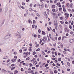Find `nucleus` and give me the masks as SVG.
Listing matches in <instances>:
<instances>
[{
  "label": "nucleus",
  "mask_w": 74,
  "mask_h": 74,
  "mask_svg": "<svg viewBox=\"0 0 74 74\" xmlns=\"http://www.w3.org/2000/svg\"><path fill=\"white\" fill-rule=\"evenodd\" d=\"M11 35H8L5 36L4 38V40H7L11 37Z\"/></svg>",
  "instance_id": "f257e3e1"
},
{
  "label": "nucleus",
  "mask_w": 74,
  "mask_h": 74,
  "mask_svg": "<svg viewBox=\"0 0 74 74\" xmlns=\"http://www.w3.org/2000/svg\"><path fill=\"white\" fill-rule=\"evenodd\" d=\"M54 26L56 27H58V22H57V21H54Z\"/></svg>",
  "instance_id": "f03ea898"
},
{
  "label": "nucleus",
  "mask_w": 74,
  "mask_h": 74,
  "mask_svg": "<svg viewBox=\"0 0 74 74\" xmlns=\"http://www.w3.org/2000/svg\"><path fill=\"white\" fill-rule=\"evenodd\" d=\"M69 42L70 43H71V44H73V43L74 42V40H73V39H70L69 40Z\"/></svg>",
  "instance_id": "7ed1b4c3"
},
{
  "label": "nucleus",
  "mask_w": 74,
  "mask_h": 74,
  "mask_svg": "<svg viewBox=\"0 0 74 74\" xmlns=\"http://www.w3.org/2000/svg\"><path fill=\"white\" fill-rule=\"evenodd\" d=\"M15 36H19V35L20 34V33H19V32H16L15 33Z\"/></svg>",
  "instance_id": "20e7f679"
},
{
  "label": "nucleus",
  "mask_w": 74,
  "mask_h": 74,
  "mask_svg": "<svg viewBox=\"0 0 74 74\" xmlns=\"http://www.w3.org/2000/svg\"><path fill=\"white\" fill-rule=\"evenodd\" d=\"M42 7H44V5H42V4H41V6L39 7L40 10H42Z\"/></svg>",
  "instance_id": "39448f33"
},
{
  "label": "nucleus",
  "mask_w": 74,
  "mask_h": 74,
  "mask_svg": "<svg viewBox=\"0 0 74 74\" xmlns=\"http://www.w3.org/2000/svg\"><path fill=\"white\" fill-rule=\"evenodd\" d=\"M33 64H34L35 65L36 64H37V62L36 61H34L33 62Z\"/></svg>",
  "instance_id": "423d86ee"
},
{
  "label": "nucleus",
  "mask_w": 74,
  "mask_h": 74,
  "mask_svg": "<svg viewBox=\"0 0 74 74\" xmlns=\"http://www.w3.org/2000/svg\"><path fill=\"white\" fill-rule=\"evenodd\" d=\"M59 29L60 30H61L62 29V25H60L59 26Z\"/></svg>",
  "instance_id": "0eeeda50"
},
{
  "label": "nucleus",
  "mask_w": 74,
  "mask_h": 74,
  "mask_svg": "<svg viewBox=\"0 0 74 74\" xmlns=\"http://www.w3.org/2000/svg\"><path fill=\"white\" fill-rule=\"evenodd\" d=\"M18 36V38L19 39H21V38L22 36H21V35H20V34Z\"/></svg>",
  "instance_id": "6e6552de"
},
{
  "label": "nucleus",
  "mask_w": 74,
  "mask_h": 74,
  "mask_svg": "<svg viewBox=\"0 0 74 74\" xmlns=\"http://www.w3.org/2000/svg\"><path fill=\"white\" fill-rule=\"evenodd\" d=\"M16 60V59H15L14 58H13L11 60L12 62H15Z\"/></svg>",
  "instance_id": "1a4fd4ad"
},
{
  "label": "nucleus",
  "mask_w": 74,
  "mask_h": 74,
  "mask_svg": "<svg viewBox=\"0 0 74 74\" xmlns=\"http://www.w3.org/2000/svg\"><path fill=\"white\" fill-rule=\"evenodd\" d=\"M29 11H34V10L32 9V8H30L29 9Z\"/></svg>",
  "instance_id": "9d476101"
},
{
  "label": "nucleus",
  "mask_w": 74,
  "mask_h": 74,
  "mask_svg": "<svg viewBox=\"0 0 74 74\" xmlns=\"http://www.w3.org/2000/svg\"><path fill=\"white\" fill-rule=\"evenodd\" d=\"M42 40L44 41V42H46L47 41V39L45 38H44L42 39Z\"/></svg>",
  "instance_id": "9b49d317"
},
{
  "label": "nucleus",
  "mask_w": 74,
  "mask_h": 74,
  "mask_svg": "<svg viewBox=\"0 0 74 74\" xmlns=\"http://www.w3.org/2000/svg\"><path fill=\"white\" fill-rule=\"evenodd\" d=\"M2 71H3V73H6V72L7 71L5 70H4V69H2Z\"/></svg>",
  "instance_id": "f8f14e48"
},
{
  "label": "nucleus",
  "mask_w": 74,
  "mask_h": 74,
  "mask_svg": "<svg viewBox=\"0 0 74 74\" xmlns=\"http://www.w3.org/2000/svg\"><path fill=\"white\" fill-rule=\"evenodd\" d=\"M3 11V8H0V13H1V12Z\"/></svg>",
  "instance_id": "ddd939ff"
},
{
  "label": "nucleus",
  "mask_w": 74,
  "mask_h": 74,
  "mask_svg": "<svg viewBox=\"0 0 74 74\" xmlns=\"http://www.w3.org/2000/svg\"><path fill=\"white\" fill-rule=\"evenodd\" d=\"M28 22L29 23H33L32 21H31V20H29Z\"/></svg>",
  "instance_id": "4468645a"
},
{
  "label": "nucleus",
  "mask_w": 74,
  "mask_h": 74,
  "mask_svg": "<svg viewBox=\"0 0 74 74\" xmlns=\"http://www.w3.org/2000/svg\"><path fill=\"white\" fill-rule=\"evenodd\" d=\"M64 15H65V16H69V14L67 13H65L64 14Z\"/></svg>",
  "instance_id": "2eb2a0df"
},
{
  "label": "nucleus",
  "mask_w": 74,
  "mask_h": 74,
  "mask_svg": "<svg viewBox=\"0 0 74 74\" xmlns=\"http://www.w3.org/2000/svg\"><path fill=\"white\" fill-rule=\"evenodd\" d=\"M25 73L26 74H28V73H29V71H25Z\"/></svg>",
  "instance_id": "dca6fc26"
},
{
  "label": "nucleus",
  "mask_w": 74,
  "mask_h": 74,
  "mask_svg": "<svg viewBox=\"0 0 74 74\" xmlns=\"http://www.w3.org/2000/svg\"><path fill=\"white\" fill-rule=\"evenodd\" d=\"M67 64L68 66H70V64L69 62H67Z\"/></svg>",
  "instance_id": "f3484780"
},
{
  "label": "nucleus",
  "mask_w": 74,
  "mask_h": 74,
  "mask_svg": "<svg viewBox=\"0 0 74 74\" xmlns=\"http://www.w3.org/2000/svg\"><path fill=\"white\" fill-rule=\"evenodd\" d=\"M42 33L43 34H44V35H45V32L44 31H42Z\"/></svg>",
  "instance_id": "a211bd4d"
},
{
  "label": "nucleus",
  "mask_w": 74,
  "mask_h": 74,
  "mask_svg": "<svg viewBox=\"0 0 74 74\" xmlns=\"http://www.w3.org/2000/svg\"><path fill=\"white\" fill-rule=\"evenodd\" d=\"M70 7L71 8H73V3H71L70 4Z\"/></svg>",
  "instance_id": "6ab92c4d"
},
{
  "label": "nucleus",
  "mask_w": 74,
  "mask_h": 74,
  "mask_svg": "<svg viewBox=\"0 0 74 74\" xmlns=\"http://www.w3.org/2000/svg\"><path fill=\"white\" fill-rule=\"evenodd\" d=\"M36 15H37V16H38V17H40V14H39L38 13H37Z\"/></svg>",
  "instance_id": "aec40b11"
},
{
  "label": "nucleus",
  "mask_w": 74,
  "mask_h": 74,
  "mask_svg": "<svg viewBox=\"0 0 74 74\" xmlns=\"http://www.w3.org/2000/svg\"><path fill=\"white\" fill-rule=\"evenodd\" d=\"M69 26L70 29H72V27H71V25H69Z\"/></svg>",
  "instance_id": "412c9836"
},
{
  "label": "nucleus",
  "mask_w": 74,
  "mask_h": 74,
  "mask_svg": "<svg viewBox=\"0 0 74 74\" xmlns=\"http://www.w3.org/2000/svg\"><path fill=\"white\" fill-rule=\"evenodd\" d=\"M7 56H5L4 58H3V59H7Z\"/></svg>",
  "instance_id": "4be33fe9"
},
{
  "label": "nucleus",
  "mask_w": 74,
  "mask_h": 74,
  "mask_svg": "<svg viewBox=\"0 0 74 74\" xmlns=\"http://www.w3.org/2000/svg\"><path fill=\"white\" fill-rule=\"evenodd\" d=\"M52 8H55V5H53L52 6Z\"/></svg>",
  "instance_id": "5701e85b"
},
{
  "label": "nucleus",
  "mask_w": 74,
  "mask_h": 74,
  "mask_svg": "<svg viewBox=\"0 0 74 74\" xmlns=\"http://www.w3.org/2000/svg\"><path fill=\"white\" fill-rule=\"evenodd\" d=\"M14 73H18V71L16 70L15 71H14Z\"/></svg>",
  "instance_id": "b1692460"
},
{
  "label": "nucleus",
  "mask_w": 74,
  "mask_h": 74,
  "mask_svg": "<svg viewBox=\"0 0 74 74\" xmlns=\"http://www.w3.org/2000/svg\"><path fill=\"white\" fill-rule=\"evenodd\" d=\"M73 33H74V32L72 31L70 32V34H71L73 35Z\"/></svg>",
  "instance_id": "393cba45"
},
{
  "label": "nucleus",
  "mask_w": 74,
  "mask_h": 74,
  "mask_svg": "<svg viewBox=\"0 0 74 74\" xmlns=\"http://www.w3.org/2000/svg\"><path fill=\"white\" fill-rule=\"evenodd\" d=\"M29 59H30V58L29 57H28L26 59V60H29Z\"/></svg>",
  "instance_id": "a878e982"
},
{
  "label": "nucleus",
  "mask_w": 74,
  "mask_h": 74,
  "mask_svg": "<svg viewBox=\"0 0 74 74\" xmlns=\"http://www.w3.org/2000/svg\"><path fill=\"white\" fill-rule=\"evenodd\" d=\"M53 15L54 16H55V15H56V14L55 13H53Z\"/></svg>",
  "instance_id": "bb28decb"
},
{
  "label": "nucleus",
  "mask_w": 74,
  "mask_h": 74,
  "mask_svg": "<svg viewBox=\"0 0 74 74\" xmlns=\"http://www.w3.org/2000/svg\"><path fill=\"white\" fill-rule=\"evenodd\" d=\"M15 69V67H12L11 68V69L12 70H14V69Z\"/></svg>",
  "instance_id": "cd10ccee"
},
{
  "label": "nucleus",
  "mask_w": 74,
  "mask_h": 74,
  "mask_svg": "<svg viewBox=\"0 0 74 74\" xmlns=\"http://www.w3.org/2000/svg\"><path fill=\"white\" fill-rule=\"evenodd\" d=\"M66 10L64 9V8H63V11H64V12H66Z\"/></svg>",
  "instance_id": "c85d7f7f"
},
{
  "label": "nucleus",
  "mask_w": 74,
  "mask_h": 74,
  "mask_svg": "<svg viewBox=\"0 0 74 74\" xmlns=\"http://www.w3.org/2000/svg\"><path fill=\"white\" fill-rule=\"evenodd\" d=\"M40 51V49L38 48V49L36 50V51Z\"/></svg>",
  "instance_id": "c756f323"
},
{
  "label": "nucleus",
  "mask_w": 74,
  "mask_h": 74,
  "mask_svg": "<svg viewBox=\"0 0 74 74\" xmlns=\"http://www.w3.org/2000/svg\"><path fill=\"white\" fill-rule=\"evenodd\" d=\"M38 32L39 33H41V30H40V29H39L38 30Z\"/></svg>",
  "instance_id": "7c9ffc66"
},
{
  "label": "nucleus",
  "mask_w": 74,
  "mask_h": 74,
  "mask_svg": "<svg viewBox=\"0 0 74 74\" xmlns=\"http://www.w3.org/2000/svg\"><path fill=\"white\" fill-rule=\"evenodd\" d=\"M54 73H58V71L56 70H55L54 71Z\"/></svg>",
  "instance_id": "2f4dec72"
},
{
  "label": "nucleus",
  "mask_w": 74,
  "mask_h": 74,
  "mask_svg": "<svg viewBox=\"0 0 74 74\" xmlns=\"http://www.w3.org/2000/svg\"><path fill=\"white\" fill-rule=\"evenodd\" d=\"M65 18L67 19L69 18V16H66L65 17Z\"/></svg>",
  "instance_id": "473e14b6"
},
{
  "label": "nucleus",
  "mask_w": 74,
  "mask_h": 74,
  "mask_svg": "<svg viewBox=\"0 0 74 74\" xmlns=\"http://www.w3.org/2000/svg\"><path fill=\"white\" fill-rule=\"evenodd\" d=\"M60 45L61 48H63V44H61Z\"/></svg>",
  "instance_id": "72a5a7b5"
},
{
  "label": "nucleus",
  "mask_w": 74,
  "mask_h": 74,
  "mask_svg": "<svg viewBox=\"0 0 74 74\" xmlns=\"http://www.w3.org/2000/svg\"><path fill=\"white\" fill-rule=\"evenodd\" d=\"M58 40H61V37L60 36L58 38Z\"/></svg>",
  "instance_id": "f704fd0d"
},
{
  "label": "nucleus",
  "mask_w": 74,
  "mask_h": 74,
  "mask_svg": "<svg viewBox=\"0 0 74 74\" xmlns=\"http://www.w3.org/2000/svg\"><path fill=\"white\" fill-rule=\"evenodd\" d=\"M21 8H22V9H23V10H24V9H25V8H24V7L23 6H21Z\"/></svg>",
  "instance_id": "c9c22d12"
},
{
  "label": "nucleus",
  "mask_w": 74,
  "mask_h": 74,
  "mask_svg": "<svg viewBox=\"0 0 74 74\" xmlns=\"http://www.w3.org/2000/svg\"><path fill=\"white\" fill-rule=\"evenodd\" d=\"M33 73V70H32L31 71H29V73Z\"/></svg>",
  "instance_id": "e433bc0d"
},
{
  "label": "nucleus",
  "mask_w": 74,
  "mask_h": 74,
  "mask_svg": "<svg viewBox=\"0 0 74 74\" xmlns=\"http://www.w3.org/2000/svg\"><path fill=\"white\" fill-rule=\"evenodd\" d=\"M18 58V57L16 56H14V58H15L16 59H17V58Z\"/></svg>",
  "instance_id": "4c0bfd02"
},
{
  "label": "nucleus",
  "mask_w": 74,
  "mask_h": 74,
  "mask_svg": "<svg viewBox=\"0 0 74 74\" xmlns=\"http://www.w3.org/2000/svg\"><path fill=\"white\" fill-rule=\"evenodd\" d=\"M50 41V39H49V38H48V40H47V42H49Z\"/></svg>",
  "instance_id": "58836bf2"
},
{
  "label": "nucleus",
  "mask_w": 74,
  "mask_h": 74,
  "mask_svg": "<svg viewBox=\"0 0 74 74\" xmlns=\"http://www.w3.org/2000/svg\"><path fill=\"white\" fill-rule=\"evenodd\" d=\"M67 51H69V52H71V51H70V50L69 49H68Z\"/></svg>",
  "instance_id": "ea45409f"
},
{
  "label": "nucleus",
  "mask_w": 74,
  "mask_h": 74,
  "mask_svg": "<svg viewBox=\"0 0 74 74\" xmlns=\"http://www.w3.org/2000/svg\"><path fill=\"white\" fill-rule=\"evenodd\" d=\"M69 3H68L66 4V6H67V7H69Z\"/></svg>",
  "instance_id": "a19ab883"
},
{
  "label": "nucleus",
  "mask_w": 74,
  "mask_h": 74,
  "mask_svg": "<svg viewBox=\"0 0 74 74\" xmlns=\"http://www.w3.org/2000/svg\"><path fill=\"white\" fill-rule=\"evenodd\" d=\"M22 5H24L25 4V3H23V2H22Z\"/></svg>",
  "instance_id": "79ce46f5"
},
{
  "label": "nucleus",
  "mask_w": 74,
  "mask_h": 74,
  "mask_svg": "<svg viewBox=\"0 0 74 74\" xmlns=\"http://www.w3.org/2000/svg\"><path fill=\"white\" fill-rule=\"evenodd\" d=\"M60 4V3H57V5H59V4Z\"/></svg>",
  "instance_id": "37998d69"
},
{
  "label": "nucleus",
  "mask_w": 74,
  "mask_h": 74,
  "mask_svg": "<svg viewBox=\"0 0 74 74\" xmlns=\"http://www.w3.org/2000/svg\"><path fill=\"white\" fill-rule=\"evenodd\" d=\"M52 11L53 12H55V9H52Z\"/></svg>",
  "instance_id": "c03bdc74"
},
{
  "label": "nucleus",
  "mask_w": 74,
  "mask_h": 74,
  "mask_svg": "<svg viewBox=\"0 0 74 74\" xmlns=\"http://www.w3.org/2000/svg\"><path fill=\"white\" fill-rule=\"evenodd\" d=\"M15 66V64H12L11 65L12 67H13V66Z\"/></svg>",
  "instance_id": "a18cd8bd"
},
{
  "label": "nucleus",
  "mask_w": 74,
  "mask_h": 74,
  "mask_svg": "<svg viewBox=\"0 0 74 74\" xmlns=\"http://www.w3.org/2000/svg\"><path fill=\"white\" fill-rule=\"evenodd\" d=\"M33 23H36V21H35V20H34L33 21Z\"/></svg>",
  "instance_id": "49530a36"
},
{
  "label": "nucleus",
  "mask_w": 74,
  "mask_h": 74,
  "mask_svg": "<svg viewBox=\"0 0 74 74\" xmlns=\"http://www.w3.org/2000/svg\"><path fill=\"white\" fill-rule=\"evenodd\" d=\"M38 46H39V44H37L36 45V47H38Z\"/></svg>",
  "instance_id": "de8ad7c7"
},
{
  "label": "nucleus",
  "mask_w": 74,
  "mask_h": 74,
  "mask_svg": "<svg viewBox=\"0 0 74 74\" xmlns=\"http://www.w3.org/2000/svg\"><path fill=\"white\" fill-rule=\"evenodd\" d=\"M48 66V64H46L45 65V67H47V66Z\"/></svg>",
  "instance_id": "09e8293b"
},
{
  "label": "nucleus",
  "mask_w": 74,
  "mask_h": 74,
  "mask_svg": "<svg viewBox=\"0 0 74 74\" xmlns=\"http://www.w3.org/2000/svg\"><path fill=\"white\" fill-rule=\"evenodd\" d=\"M41 42H42V40H40V44H41Z\"/></svg>",
  "instance_id": "8fccbe9b"
},
{
  "label": "nucleus",
  "mask_w": 74,
  "mask_h": 74,
  "mask_svg": "<svg viewBox=\"0 0 74 74\" xmlns=\"http://www.w3.org/2000/svg\"><path fill=\"white\" fill-rule=\"evenodd\" d=\"M33 5V4L32 3H31L30 5H29V6H30V7H32V6Z\"/></svg>",
  "instance_id": "3c124183"
},
{
  "label": "nucleus",
  "mask_w": 74,
  "mask_h": 74,
  "mask_svg": "<svg viewBox=\"0 0 74 74\" xmlns=\"http://www.w3.org/2000/svg\"><path fill=\"white\" fill-rule=\"evenodd\" d=\"M57 66H60V64H58V63H57Z\"/></svg>",
  "instance_id": "603ef678"
},
{
  "label": "nucleus",
  "mask_w": 74,
  "mask_h": 74,
  "mask_svg": "<svg viewBox=\"0 0 74 74\" xmlns=\"http://www.w3.org/2000/svg\"><path fill=\"white\" fill-rule=\"evenodd\" d=\"M61 58H59L58 59V61H59V62H60V61H61Z\"/></svg>",
  "instance_id": "864d4df0"
},
{
  "label": "nucleus",
  "mask_w": 74,
  "mask_h": 74,
  "mask_svg": "<svg viewBox=\"0 0 74 74\" xmlns=\"http://www.w3.org/2000/svg\"><path fill=\"white\" fill-rule=\"evenodd\" d=\"M21 71H23V69L22 68H21Z\"/></svg>",
  "instance_id": "5fc2aeb1"
},
{
  "label": "nucleus",
  "mask_w": 74,
  "mask_h": 74,
  "mask_svg": "<svg viewBox=\"0 0 74 74\" xmlns=\"http://www.w3.org/2000/svg\"><path fill=\"white\" fill-rule=\"evenodd\" d=\"M63 53H64L65 54H67V53H66V52H65L64 51H63Z\"/></svg>",
  "instance_id": "6e6d98bb"
},
{
  "label": "nucleus",
  "mask_w": 74,
  "mask_h": 74,
  "mask_svg": "<svg viewBox=\"0 0 74 74\" xmlns=\"http://www.w3.org/2000/svg\"><path fill=\"white\" fill-rule=\"evenodd\" d=\"M35 54H36V52L34 51V52H33V54L34 55H35Z\"/></svg>",
  "instance_id": "4d7b16f0"
},
{
  "label": "nucleus",
  "mask_w": 74,
  "mask_h": 74,
  "mask_svg": "<svg viewBox=\"0 0 74 74\" xmlns=\"http://www.w3.org/2000/svg\"><path fill=\"white\" fill-rule=\"evenodd\" d=\"M42 53L44 55H45V53H44V51H42Z\"/></svg>",
  "instance_id": "13d9d810"
},
{
  "label": "nucleus",
  "mask_w": 74,
  "mask_h": 74,
  "mask_svg": "<svg viewBox=\"0 0 74 74\" xmlns=\"http://www.w3.org/2000/svg\"><path fill=\"white\" fill-rule=\"evenodd\" d=\"M47 7H48V5H47V4H45V8H47Z\"/></svg>",
  "instance_id": "bf43d9fd"
},
{
  "label": "nucleus",
  "mask_w": 74,
  "mask_h": 74,
  "mask_svg": "<svg viewBox=\"0 0 74 74\" xmlns=\"http://www.w3.org/2000/svg\"><path fill=\"white\" fill-rule=\"evenodd\" d=\"M72 15H73V14H70V17H71V16H72Z\"/></svg>",
  "instance_id": "052dcab7"
},
{
  "label": "nucleus",
  "mask_w": 74,
  "mask_h": 74,
  "mask_svg": "<svg viewBox=\"0 0 74 74\" xmlns=\"http://www.w3.org/2000/svg\"><path fill=\"white\" fill-rule=\"evenodd\" d=\"M32 28H34V25H32Z\"/></svg>",
  "instance_id": "680f3d73"
},
{
  "label": "nucleus",
  "mask_w": 74,
  "mask_h": 74,
  "mask_svg": "<svg viewBox=\"0 0 74 74\" xmlns=\"http://www.w3.org/2000/svg\"><path fill=\"white\" fill-rule=\"evenodd\" d=\"M34 37H37V35L35 34L34 35Z\"/></svg>",
  "instance_id": "e2e57ef3"
},
{
  "label": "nucleus",
  "mask_w": 74,
  "mask_h": 74,
  "mask_svg": "<svg viewBox=\"0 0 74 74\" xmlns=\"http://www.w3.org/2000/svg\"><path fill=\"white\" fill-rule=\"evenodd\" d=\"M57 38H58L56 37H55V39L56 40H57Z\"/></svg>",
  "instance_id": "0e129e2a"
},
{
  "label": "nucleus",
  "mask_w": 74,
  "mask_h": 74,
  "mask_svg": "<svg viewBox=\"0 0 74 74\" xmlns=\"http://www.w3.org/2000/svg\"><path fill=\"white\" fill-rule=\"evenodd\" d=\"M16 52H14V55H16Z\"/></svg>",
  "instance_id": "69168bd1"
},
{
  "label": "nucleus",
  "mask_w": 74,
  "mask_h": 74,
  "mask_svg": "<svg viewBox=\"0 0 74 74\" xmlns=\"http://www.w3.org/2000/svg\"><path fill=\"white\" fill-rule=\"evenodd\" d=\"M58 16H60V13H59L58 14Z\"/></svg>",
  "instance_id": "338daca9"
},
{
  "label": "nucleus",
  "mask_w": 74,
  "mask_h": 74,
  "mask_svg": "<svg viewBox=\"0 0 74 74\" xmlns=\"http://www.w3.org/2000/svg\"><path fill=\"white\" fill-rule=\"evenodd\" d=\"M20 52H21V53H22V50H19Z\"/></svg>",
  "instance_id": "774afa93"
}]
</instances>
